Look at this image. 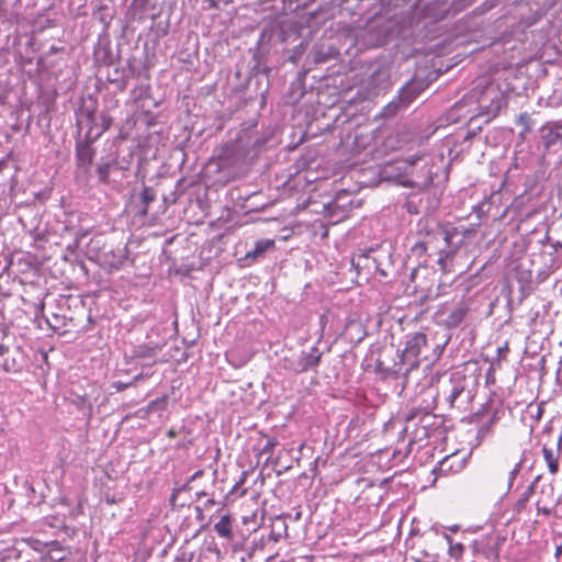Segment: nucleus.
Wrapping results in <instances>:
<instances>
[{"instance_id":"26","label":"nucleus","mask_w":562,"mask_h":562,"mask_svg":"<svg viewBox=\"0 0 562 562\" xmlns=\"http://www.w3.org/2000/svg\"><path fill=\"white\" fill-rule=\"evenodd\" d=\"M415 248H419L420 250L425 251L426 250V246L424 244H416L415 245Z\"/></svg>"},{"instance_id":"31","label":"nucleus","mask_w":562,"mask_h":562,"mask_svg":"<svg viewBox=\"0 0 562 562\" xmlns=\"http://www.w3.org/2000/svg\"><path fill=\"white\" fill-rule=\"evenodd\" d=\"M458 530L457 526L451 527V531L456 532Z\"/></svg>"},{"instance_id":"4","label":"nucleus","mask_w":562,"mask_h":562,"mask_svg":"<svg viewBox=\"0 0 562 562\" xmlns=\"http://www.w3.org/2000/svg\"><path fill=\"white\" fill-rule=\"evenodd\" d=\"M541 142L547 150L562 143V121L548 122L540 128Z\"/></svg>"},{"instance_id":"25","label":"nucleus","mask_w":562,"mask_h":562,"mask_svg":"<svg viewBox=\"0 0 562 562\" xmlns=\"http://www.w3.org/2000/svg\"><path fill=\"white\" fill-rule=\"evenodd\" d=\"M114 386L117 391H122L127 386V384H122V383L117 382L114 384Z\"/></svg>"},{"instance_id":"24","label":"nucleus","mask_w":562,"mask_h":562,"mask_svg":"<svg viewBox=\"0 0 562 562\" xmlns=\"http://www.w3.org/2000/svg\"><path fill=\"white\" fill-rule=\"evenodd\" d=\"M452 256V252H447L445 257H440L438 259V265L441 267V269H445V260Z\"/></svg>"},{"instance_id":"6","label":"nucleus","mask_w":562,"mask_h":562,"mask_svg":"<svg viewBox=\"0 0 562 562\" xmlns=\"http://www.w3.org/2000/svg\"><path fill=\"white\" fill-rule=\"evenodd\" d=\"M94 157V150L89 144H77L76 146V160L80 168L88 169Z\"/></svg>"},{"instance_id":"33","label":"nucleus","mask_w":562,"mask_h":562,"mask_svg":"<svg viewBox=\"0 0 562 562\" xmlns=\"http://www.w3.org/2000/svg\"><path fill=\"white\" fill-rule=\"evenodd\" d=\"M207 504H214V501L213 499H209Z\"/></svg>"},{"instance_id":"15","label":"nucleus","mask_w":562,"mask_h":562,"mask_svg":"<svg viewBox=\"0 0 562 562\" xmlns=\"http://www.w3.org/2000/svg\"><path fill=\"white\" fill-rule=\"evenodd\" d=\"M521 461L515 462L513 468L508 471V490L512 487L517 474L520 472Z\"/></svg>"},{"instance_id":"5","label":"nucleus","mask_w":562,"mask_h":562,"mask_svg":"<svg viewBox=\"0 0 562 562\" xmlns=\"http://www.w3.org/2000/svg\"><path fill=\"white\" fill-rule=\"evenodd\" d=\"M561 441L562 437L559 438L557 447H548L547 445H544L542 448L543 459L551 474H555L559 471V454Z\"/></svg>"},{"instance_id":"23","label":"nucleus","mask_w":562,"mask_h":562,"mask_svg":"<svg viewBox=\"0 0 562 562\" xmlns=\"http://www.w3.org/2000/svg\"><path fill=\"white\" fill-rule=\"evenodd\" d=\"M124 263V257L120 256L115 261L111 262V267L114 269H120Z\"/></svg>"},{"instance_id":"20","label":"nucleus","mask_w":562,"mask_h":562,"mask_svg":"<svg viewBox=\"0 0 562 562\" xmlns=\"http://www.w3.org/2000/svg\"><path fill=\"white\" fill-rule=\"evenodd\" d=\"M456 235H458L457 228H450V229L445 231L443 239L447 243V245H451L452 244V239H453V237Z\"/></svg>"},{"instance_id":"8","label":"nucleus","mask_w":562,"mask_h":562,"mask_svg":"<svg viewBox=\"0 0 562 562\" xmlns=\"http://www.w3.org/2000/svg\"><path fill=\"white\" fill-rule=\"evenodd\" d=\"M214 530L216 533L226 540H232L234 538V532L232 528V518L229 515H224L221 519L214 525Z\"/></svg>"},{"instance_id":"12","label":"nucleus","mask_w":562,"mask_h":562,"mask_svg":"<svg viewBox=\"0 0 562 562\" xmlns=\"http://www.w3.org/2000/svg\"><path fill=\"white\" fill-rule=\"evenodd\" d=\"M532 493H533V486L532 485L528 486L521 493V495L519 496V498L517 499V502L515 504V510L517 513H520V512H522L526 508L527 503L529 502L530 496L532 495Z\"/></svg>"},{"instance_id":"30","label":"nucleus","mask_w":562,"mask_h":562,"mask_svg":"<svg viewBox=\"0 0 562 562\" xmlns=\"http://www.w3.org/2000/svg\"><path fill=\"white\" fill-rule=\"evenodd\" d=\"M246 492H247V491H246L245 488H243V490L238 493V495H239V496H244V495H246Z\"/></svg>"},{"instance_id":"1","label":"nucleus","mask_w":562,"mask_h":562,"mask_svg":"<svg viewBox=\"0 0 562 562\" xmlns=\"http://www.w3.org/2000/svg\"><path fill=\"white\" fill-rule=\"evenodd\" d=\"M427 348V336L424 333H414L409 335L405 342V348L398 355V361L394 362L385 371L387 374L398 378L407 376L413 370L417 369L423 359L424 350Z\"/></svg>"},{"instance_id":"3","label":"nucleus","mask_w":562,"mask_h":562,"mask_svg":"<svg viewBox=\"0 0 562 562\" xmlns=\"http://www.w3.org/2000/svg\"><path fill=\"white\" fill-rule=\"evenodd\" d=\"M465 389V376L460 372L450 374L448 383L441 387V393L451 407L454 406L457 398L463 393Z\"/></svg>"},{"instance_id":"18","label":"nucleus","mask_w":562,"mask_h":562,"mask_svg":"<svg viewBox=\"0 0 562 562\" xmlns=\"http://www.w3.org/2000/svg\"><path fill=\"white\" fill-rule=\"evenodd\" d=\"M246 477H247V472L244 471L241 473V476L240 479L236 482V484L233 486V488L231 490V494H236L238 493L239 488L244 485V483L246 482Z\"/></svg>"},{"instance_id":"17","label":"nucleus","mask_w":562,"mask_h":562,"mask_svg":"<svg viewBox=\"0 0 562 562\" xmlns=\"http://www.w3.org/2000/svg\"><path fill=\"white\" fill-rule=\"evenodd\" d=\"M149 0H132L131 7L139 11H145L148 8Z\"/></svg>"},{"instance_id":"27","label":"nucleus","mask_w":562,"mask_h":562,"mask_svg":"<svg viewBox=\"0 0 562 562\" xmlns=\"http://www.w3.org/2000/svg\"><path fill=\"white\" fill-rule=\"evenodd\" d=\"M538 512H543L546 515L550 514V510L548 508H540V507H538Z\"/></svg>"},{"instance_id":"22","label":"nucleus","mask_w":562,"mask_h":562,"mask_svg":"<svg viewBox=\"0 0 562 562\" xmlns=\"http://www.w3.org/2000/svg\"><path fill=\"white\" fill-rule=\"evenodd\" d=\"M142 199L145 205H148L149 202L154 200V195L149 192L148 188H145L142 192Z\"/></svg>"},{"instance_id":"16","label":"nucleus","mask_w":562,"mask_h":562,"mask_svg":"<svg viewBox=\"0 0 562 562\" xmlns=\"http://www.w3.org/2000/svg\"><path fill=\"white\" fill-rule=\"evenodd\" d=\"M397 104L394 102H390L387 105H385L381 112V117L387 119L393 116L396 113Z\"/></svg>"},{"instance_id":"14","label":"nucleus","mask_w":562,"mask_h":562,"mask_svg":"<svg viewBox=\"0 0 562 562\" xmlns=\"http://www.w3.org/2000/svg\"><path fill=\"white\" fill-rule=\"evenodd\" d=\"M115 164L116 161L112 160L111 162H102L97 167V173L101 182L106 183L109 181L111 167Z\"/></svg>"},{"instance_id":"2","label":"nucleus","mask_w":562,"mask_h":562,"mask_svg":"<svg viewBox=\"0 0 562 562\" xmlns=\"http://www.w3.org/2000/svg\"><path fill=\"white\" fill-rule=\"evenodd\" d=\"M322 352L317 347L311 348L310 351H301L300 353L284 357L282 366L286 371L293 373H302L318 367Z\"/></svg>"},{"instance_id":"29","label":"nucleus","mask_w":562,"mask_h":562,"mask_svg":"<svg viewBox=\"0 0 562 562\" xmlns=\"http://www.w3.org/2000/svg\"><path fill=\"white\" fill-rule=\"evenodd\" d=\"M417 159H419V158H418V157H412V158L408 160V162H409L411 165H414V164L416 162V160H417Z\"/></svg>"},{"instance_id":"19","label":"nucleus","mask_w":562,"mask_h":562,"mask_svg":"<svg viewBox=\"0 0 562 562\" xmlns=\"http://www.w3.org/2000/svg\"><path fill=\"white\" fill-rule=\"evenodd\" d=\"M101 121H102L101 122L102 130H101V132L99 134H101L102 132H105L112 125V117L110 115L102 114Z\"/></svg>"},{"instance_id":"13","label":"nucleus","mask_w":562,"mask_h":562,"mask_svg":"<svg viewBox=\"0 0 562 562\" xmlns=\"http://www.w3.org/2000/svg\"><path fill=\"white\" fill-rule=\"evenodd\" d=\"M516 123L520 126H522V131L520 133V136L524 138L527 133L531 131L532 127V120L528 113H521L516 120Z\"/></svg>"},{"instance_id":"11","label":"nucleus","mask_w":562,"mask_h":562,"mask_svg":"<svg viewBox=\"0 0 562 562\" xmlns=\"http://www.w3.org/2000/svg\"><path fill=\"white\" fill-rule=\"evenodd\" d=\"M274 247V240L273 239H261L258 240L255 245L254 250L249 251L247 254V257L257 258L265 254L267 250L272 249Z\"/></svg>"},{"instance_id":"9","label":"nucleus","mask_w":562,"mask_h":562,"mask_svg":"<svg viewBox=\"0 0 562 562\" xmlns=\"http://www.w3.org/2000/svg\"><path fill=\"white\" fill-rule=\"evenodd\" d=\"M468 312L469 308L465 305H458L448 314L445 324L450 328L459 326L468 315Z\"/></svg>"},{"instance_id":"28","label":"nucleus","mask_w":562,"mask_h":562,"mask_svg":"<svg viewBox=\"0 0 562 562\" xmlns=\"http://www.w3.org/2000/svg\"><path fill=\"white\" fill-rule=\"evenodd\" d=\"M274 446V442H268L267 446L265 447V451L267 452L269 448L273 447Z\"/></svg>"},{"instance_id":"21","label":"nucleus","mask_w":562,"mask_h":562,"mask_svg":"<svg viewBox=\"0 0 562 562\" xmlns=\"http://www.w3.org/2000/svg\"><path fill=\"white\" fill-rule=\"evenodd\" d=\"M47 323L49 324L50 327L57 328L60 325H64V319L60 318L57 314H53V321L47 319Z\"/></svg>"},{"instance_id":"32","label":"nucleus","mask_w":562,"mask_h":562,"mask_svg":"<svg viewBox=\"0 0 562 562\" xmlns=\"http://www.w3.org/2000/svg\"><path fill=\"white\" fill-rule=\"evenodd\" d=\"M155 403H156V402H150V404H149V409H151V408L154 407Z\"/></svg>"},{"instance_id":"7","label":"nucleus","mask_w":562,"mask_h":562,"mask_svg":"<svg viewBox=\"0 0 562 562\" xmlns=\"http://www.w3.org/2000/svg\"><path fill=\"white\" fill-rule=\"evenodd\" d=\"M464 458H459L458 454H450L445 457L440 462V471L445 473H458L464 468Z\"/></svg>"},{"instance_id":"10","label":"nucleus","mask_w":562,"mask_h":562,"mask_svg":"<svg viewBox=\"0 0 562 562\" xmlns=\"http://www.w3.org/2000/svg\"><path fill=\"white\" fill-rule=\"evenodd\" d=\"M159 347L157 345H139L134 347L133 357L135 358H153L157 355Z\"/></svg>"}]
</instances>
